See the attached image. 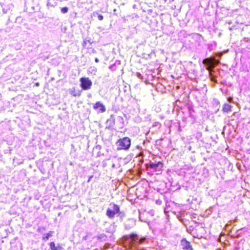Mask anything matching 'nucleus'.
I'll return each instance as SVG.
<instances>
[{
    "label": "nucleus",
    "mask_w": 250,
    "mask_h": 250,
    "mask_svg": "<svg viewBox=\"0 0 250 250\" xmlns=\"http://www.w3.org/2000/svg\"><path fill=\"white\" fill-rule=\"evenodd\" d=\"M149 167L155 170H160L163 167V164L160 162L157 163H151L150 164Z\"/></svg>",
    "instance_id": "39448f33"
},
{
    "label": "nucleus",
    "mask_w": 250,
    "mask_h": 250,
    "mask_svg": "<svg viewBox=\"0 0 250 250\" xmlns=\"http://www.w3.org/2000/svg\"><path fill=\"white\" fill-rule=\"evenodd\" d=\"M203 63L207 65L208 67L213 68L215 65L219 63V61L213 58H207L203 60Z\"/></svg>",
    "instance_id": "7ed1b4c3"
},
{
    "label": "nucleus",
    "mask_w": 250,
    "mask_h": 250,
    "mask_svg": "<svg viewBox=\"0 0 250 250\" xmlns=\"http://www.w3.org/2000/svg\"><path fill=\"white\" fill-rule=\"evenodd\" d=\"M98 18L99 19V20L100 21H102L103 20V16L101 15H99L98 16Z\"/></svg>",
    "instance_id": "dca6fc26"
},
{
    "label": "nucleus",
    "mask_w": 250,
    "mask_h": 250,
    "mask_svg": "<svg viewBox=\"0 0 250 250\" xmlns=\"http://www.w3.org/2000/svg\"><path fill=\"white\" fill-rule=\"evenodd\" d=\"M81 86L83 90H88L91 88L92 82L88 78L83 77L80 79Z\"/></svg>",
    "instance_id": "f03ea898"
},
{
    "label": "nucleus",
    "mask_w": 250,
    "mask_h": 250,
    "mask_svg": "<svg viewBox=\"0 0 250 250\" xmlns=\"http://www.w3.org/2000/svg\"><path fill=\"white\" fill-rule=\"evenodd\" d=\"M69 92L73 96H78L79 95V94H77L76 93V92L75 91V89H69Z\"/></svg>",
    "instance_id": "f8f14e48"
},
{
    "label": "nucleus",
    "mask_w": 250,
    "mask_h": 250,
    "mask_svg": "<svg viewBox=\"0 0 250 250\" xmlns=\"http://www.w3.org/2000/svg\"><path fill=\"white\" fill-rule=\"evenodd\" d=\"M118 149H128L130 146V139L128 137H125L120 139L117 142Z\"/></svg>",
    "instance_id": "f257e3e1"
},
{
    "label": "nucleus",
    "mask_w": 250,
    "mask_h": 250,
    "mask_svg": "<svg viewBox=\"0 0 250 250\" xmlns=\"http://www.w3.org/2000/svg\"><path fill=\"white\" fill-rule=\"evenodd\" d=\"M181 245L183 249H189L191 246L189 242L184 239L181 241Z\"/></svg>",
    "instance_id": "423d86ee"
},
{
    "label": "nucleus",
    "mask_w": 250,
    "mask_h": 250,
    "mask_svg": "<svg viewBox=\"0 0 250 250\" xmlns=\"http://www.w3.org/2000/svg\"><path fill=\"white\" fill-rule=\"evenodd\" d=\"M95 14H97V13H94L93 15H94Z\"/></svg>",
    "instance_id": "4be33fe9"
},
{
    "label": "nucleus",
    "mask_w": 250,
    "mask_h": 250,
    "mask_svg": "<svg viewBox=\"0 0 250 250\" xmlns=\"http://www.w3.org/2000/svg\"><path fill=\"white\" fill-rule=\"evenodd\" d=\"M186 250H192V247L191 246V247H189V249H186Z\"/></svg>",
    "instance_id": "aec40b11"
},
{
    "label": "nucleus",
    "mask_w": 250,
    "mask_h": 250,
    "mask_svg": "<svg viewBox=\"0 0 250 250\" xmlns=\"http://www.w3.org/2000/svg\"><path fill=\"white\" fill-rule=\"evenodd\" d=\"M131 241H135L137 239V236L136 234H131L128 236Z\"/></svg>",
    "instance_id": "ddd939ff"
},
{
    "label": "nucleus",
    "mask_w": 250,
    "mask_h": 250,
    "mask_svg": "<svg viewBox=\"0 0 250 250\" xmlns=\"http://www.w3.org/2000/svg\"><path fill=\"white\" fill-rule=\"evenodd\" d=\"M137 76L139 79H143V76L140 73H139V72L137 73Z\"/></svg>",
    "instance_id": "2eb2a0df"
},
{
    "label": "nucleus",
    "mask_w": 250,
    "mask_h": 250,
    "mask_svg": "<svg viewBox=\"0 0 250 250\" xmlns=\"http://www.w3.org/2000/svg\"><path fill=\"white\" fill-rule=\"evenodd\" d=\"M110 208L112 209V210L115 213V214L118 213L120 211L119 207L115 204L110 205Z\"/></svg>",
    "instance_id": "0eeeda50"
},
{
    "label": "nucleus",
    "mask_w": 250,
    "mask_h": 250,
    "mask_svg": "<svg viewBox=\"0 0 250 250\" xmlns=\"http://www.w3.org/2000/svg\"><path fill=\"white\" fill-rule=\"evenodd\" d=\"M115 213L113 211L111 208H108L106 211V215L109 218H113Z\"/></svg>",
    "instance_id": "1a4fd4ad"
},
{
    "label": "nucleus",
    "mask_w": 250,
    "mask_h": 250,
    "mask_svg": "<svg viewBox=\"0 0 250 250\" xmlns=\"http://www.w3.org/2000/svg\"><path fill=\"white\" fill-rule=\"evenodd\" d=\"M50 247L51 250H58V248L56 247L54 242H52L50 243Z\"/></svg>",
    "instance_id": "9b49d317"
},
{
    "label": "nucleus",
    "mask_w": 250,
    "mask_h": 250,
    "mask_svg": "<svg viewBox=\"0 0 250 250\" xmlns=\"http://www.w3.org/2000/svg\"><path fill=\"white\" fill-rule=\"evenodd\" d=\"M68 9L67 7H63L61 9V12L62 13H66L68 12Z\"/></svg>",
    "instance_id": "4468645a"
},
{
    "label": "nucleus",
    "mask_w": 250,
    "mask_h": 250,
    "mask_svg": "<svg viewBox=\"0 0 250 250\" xmlns=\"http://www.w3.org/2000/svg\"><path fill=\"white\" fill-rule=\"evenodd\" d=\"M223 55V53H218V54H217L216 55L217 56H218L219 58H221V56H222Z\"/></svg>",
    "instance_id": "f3484780"
},
{
    "label": "nucleus",
    "mask_w": 250,
    "mask_h": 250,
    "mask_svg": "<svg viewBox=\"0 0 250 250\" xmlns=\"http://www.w3.org/2000/svg\"><path fill=\"white\" fill-rule=\"evenodd\" d=\"M95 109L97 110L99 112H104L105 111L104 105L100 102H97L93 106Z\"/></svg>",
    "instance_id": "20e7f679"
},
{
    "label": "nucleus",
    "mask_w": 250,
    "mask_h": 250,
    "mask_svg": "<svg viewBox=\"0 0 250 250\" xmlns=\"http://www.w3.org/2000/svg\"><path fill=\"white\" fill-rule=\"evenodd\" d=\"M53 231H49L46 233L44 237H43V240L46 241L49 239V237H51Z\"/></svg>",
    "instance_id": "9d476101"
},
{
    "label": "nucleus",
    "mask_w": 250,
    "mask_h": 250,
    "mask_svg": "<svg viewBox=\"0 0 250 250\" xmlns=\"http://www.w3.org/2000/svg\"><path fill=\"white\" fill-rule=\"evenodd\" d=\"M231 106L228 104H225L223 107V111L225 112H228L231 111Z\"/></svg>",
    "instance_id": "6e6552de"
},
{
    "label": "nucleus",
    "mask_w": 250,
    "mask_h": 250,
    "mask_svg": "<svg viewBox=\"0 0 250 250\" xmlns=\"http://www.w3.org/2000/svg\"><path fill=\"white\" fill-rule=\"evenodd\" d=\"M228 100L229 102H231L232 101V98L231 97H229L228 99Z\"/></svg>",
    "instance_id": "a211bd4d"
},
{
    "label": "nucleus",
    "mask_w": 250,
    "mask_h": 250,
    "mask_svg": "<svg viewBox=\"0 0 250 250\" xmlns=\"http://www.w3.org/2000/svg\"><path fill=\"white\" fill-rule=\"evenodd\" d=\"M95 62H98L99 61V59H98V58H96V59H95Z\"/></svg>",
    "instance_id": "6ab92c4d"
},
{
    "label": "nucleus",
    "mask_w": 250,
    "mask_h": 250,
    "mask_svg": "<svg viewBox=\"0 0 250 250\" xmlns=\"http://www.w3.org/2000/svg\"><path fill=\"white\" fill-rule=\"evenodd\" d=\"M91 178V177H90L89 180H88V182L90 180V179Z\"/></svg>",
    "instance_id": "412c9836"
}]
</instances>
